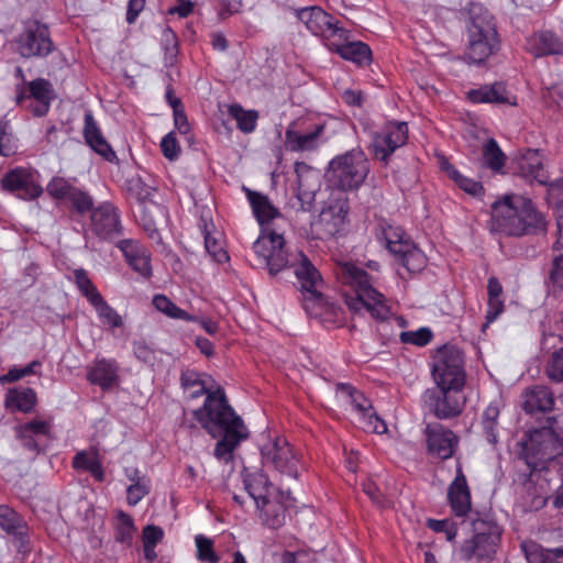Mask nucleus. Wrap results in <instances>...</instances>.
Returning <instances> with one entry per match:
<instances>
[{
	"label": "nucleus",
	"mask_w": 563,
	"mask_h": 563,
	"mask_svg": "<svg viewBox=\"0 0 563 563\" xmlns=\"http://www.w3.org/2000/svg\"><path fill=\"white\" fill-rule=\"evenodd\" d=\"M68 200L71 201L74 208L80 213L89 211L93 205L92 198L86 191L78 188H75Z\"/></svg>",
	"instance_id": "nucleus-59"
},
{
	"label": "nucleus",
	"mask_w": 563,
	"mask_h": 563,
	"mask_svg": "<svg viewBox=\"0 0 563 563\" xmlns=\"http://www.w3.org/2000/svg\"><path fill=\"white\" fill-rule=\"evenodd\" d=\"M556 453L555 441L551 431L534 430L528 434L523 442L522 455L531 471L545 468Z\"/></svg>",
	"instance_id": "nucleus-14"
},
{
	"label": "nucleus",
	"mask_w": 563,
	"mask_h": 563,
	"mask_svg": "<svg viewBox=\"0 0 563 563\" xmlns=\"http://www.w3.org/2000/svg\"><path fill=\"white\" fill-rule=\"evenodd\" d=\"M253 250L273 275L286 268L288 258L294 254V252L285 250V240L282 234L267 229L262 230L261 235L253 244Z\"/></svg>",
	"instance_id": "nucleus-13"
},
{
	"label": "nucleus",
	"mask_w": 563,
	"mask_h": 563,
	"mask_svg": "<svg viewBox=\"0 0 563 563\" xmlns=\"http://www.w3.org/2000/svg\"><path fill=\"white\" fill-rule=\"evenodd\" d=\"M408 272L418 273L422 271L427 265V257L421 250H419L413 242L410 246L404 250V253H399L396 256Z\"/></svg>",
	"instance_id": "nucleus-43"
},
{
	"label": "nucleus",
	"mask_w": 563,
	"mask_h": 563,
	"mask_svg": "<svg viewBox=\"0 0 563 563\" xmlns=\"http://www.w3.org/2000/svg\"><path fill=\"white\" fill-rule=\"evenodd\" d=\"M205 245L207 252L218 263H223L229 260L227 252L223 250L222 244L213 239L209 233L205 235Z\"/></svg>",
	"instance_id": "nucleus-61"
},
{
	"label": "nucleus",
	"mask_w": 563,
	"mask_h": 563,
	"mask_svg": "<svg viewBox=\"0 0 563 563\" xmlns=\"http://www.w3.org/2000/svg\"><path fill=\"white\" fill-rule=\"evenodd\" d=\"M366 268L351 262L339 266L338 277L350 288V292L344 294L345 303L354 312L367 311L377 320H386L390 316V307L385 296L374 287L378 280L379 264L368 261Z\"/></svg>",
	"instance_id": "nucleus-2"
},
{
	"label": "nucleus",
	"mask_w": 563,
	"mask_h": 563,
	"mask_svg": "<svg viewBox=\"0 0 563 563\" xmlns=\"http://www.w3.org/2000/svg\"><path fill=\"white\" fill-rule=\"evenodd\" d=\"M173 114H174V124L177 131L180 134H188L190 132V125L187 120V115L181 108V101L178 98H174L172 101Z\"/></svg>",
	"instance_id": "nucleus-56"
},
{
	"label": "nucleus",
	"mask_w": 563,
	"mask_h": 563,
	"mask_svg": "<svg viewBox=\"0 0 563 563\" xmlns=\"http://www.w3.org/2000/svg\"><path fill=\"white\" fill-rule=\"evenodd\" d=\"M103 325L110 329L121 328L123 325L122 317L104 300L103 297L91 305Z\"/></svg>",
	"instance_id": "nucleus-45"
},
{
	"label": "nucleus",
	"mask_w": 563,
	"mask_h": 563,
	"mask_svg": "<svg viewBox=\"0 0 563 563\" xmlns=\"http://www.w3.org/2000/svg\"><path fill=\"white\" fill-rule=\"evenodd\" d=\"M499 408L496 404H489L483 412L482 426L486 433L488 442H497V424Z\"/></svg>",
	"instance_id": "nucleus-49"
},
{
	"label": "nucleus",
	"mask_w": 563,
	"mask_h": 563,
	"mask_svg": "<svg viewBox=\"0 0 563 563\" xmlns=\"http://www.w3.org/2000/svg\"><path fill=\"white\" fill-rule=\"evenodd\" d=\"M1 184L5 190L14 192L16 197L24 200L34 199L43 191L36 175L23 167H16L8 172Z\"/></svg>",
	"instance_id": "nucleus-18"
},
{
	"label": "nucleus",
	"mask_w": 563,
	"mask_h": 563,
	"mask_svg": "<svg viewBox=\"0 0 563 563\" xmlns=\"http://www.w3.org/2000/svg\"><path fill=\"white\" fill-rule=\"evenodd\" d=\"M118 247L134 272L144 278L152 276L151 253L143 244L135 240H123Z\"/></svg>",
	"instance_id": "nucleus-23"
},
{
	"label": "nucleus",
	"mask_w": 563,
	"mask_h": 563,
	"mask_svg": "<svg viewBox=\"0 0 563 563\" xmlns=\"http://www.w3.org/2000/svg\"><path fill=\"white\" fill-rule=\"evenodd\" d=\"M295 172L298 181V199L302 203H310L321 187V170L303 162H297Z\"/></svg>",
	"instance_id": "nucleus-21"
},
{
	"label": "nucleus",
	"mask_w": 563,
	"mask_h": 563,
	"mask_svg": "<svg viewBox=\"0 0 563 563\" xmlns=\"http://www.w3.org/2000/svg\"><path fill=\"white\" fill-rule=\"evenodd\" d=\"M349 213V203L346 199H339L335 203L329 206L321 213L322 221L331 222L333 231H338L345 222Z\"/></svg>",
	"instance_id": "nucleus-44"
},
{
	"label": "nucleus",
	"mask_w": 563,
	"mask_h": 563,
	"mask_svg": "<svg viewBox=\"0 0 563 563\" xmlns=\"http://www.w3.org/2000/svg\"><path fill=\"white\" fill-rule=\"evenodd\" d=\"M332 134L325 122H314L309 118L292 121L285 132V146L291 152H312L327 143Z\"/></svg>",
	"instance_id": "nucleus-8"
},
{
	"label": "nucleus",
	"mask_w": 563,
	"mask_h": 563,
	"mask_svg": "<svg viewBox=\"0 0 563 563\" xmlns=\"http://www.w3.org/2000/svg\"><path fill=\"white\" fill-rule=\"evenodd\" d=\"M356 419L360 427L366 432L383 434L387 431V424L376 415L373 406L371 409L360 413Z\"/></svg>",
	"instance_id": "nucleus-48"
},
{
	"label": "nucleus",
	"mask_w": 563,
	"mask_h": 563,
	"mask_svg": "<svg viewBox=\"0 0 563 563\" xmlns=\"http://www.w3.org/2000/svg\"><path fill=\"white\" fill-rule=\"evenodd\" d=\"M73 466L76 470H85L90 472V474L99 482L103 481V468L97 456V453L95 452H78L73 460Z\"/></svg>",
	"instance_id": "nucleus-41"
},
{
	"label": "nucleus",
	"mask_w": 563,
	"mask_h": 563,
	"mask_svg": "<svg viewBox=\"0 0 563 563\" xmlns=\"http://www.w3.org/2000/svg\"><path fill=\"white\" fill-rule=\"evenodd\" d=\"M553 406V393L545 386H533L522 394V409L528 413L547 412Z\"/></svg>",
	"instance_id": "nucleus-31"
},
{
	"label": "nucleus",
	"mask_w": 563,
	"mask_h": 563,
	"mask_svg": "<svg viewBox=\"0 0 563 563\" xmlns=\"http://www.w3.org/2000/svg\"><path fill=\"white\" fill-rule=\"evenodd\" d=\"M262 463L290 478L299 475V459L289 442L283 437L268 440L261 448Z\"/></svg>",
	"instance_id": "nucleus-11"
},
{
	"label": "nucleus",
	"mask_w": 563,
	"mask_h": 563,
	"mask_svg": "<svg viewBox=\"0 0 563 563\" xmlns=\"http://www.w3.org/2000/svg\"><path fill=\"white\" fill-rule=\"evenodd\" d=\"M92 231L102 239H110L120 232L119 214L111 203H102L91 213Z\"/></svg>",
	"instance_id": "nucleus-25"
},
{
	"label": "nucleus",
	"mask_w": 563,
	"mask_h": 563,
	"mask_svg": "<svg viewBox=\"0 0 563 563\" xmlns=\"http://www.w3.org/2000/svg\"><path fill=\"white\" fill-rule=\"evenodd\" d=\"M129 190L141 205L151 200L154 192V189L144 184L141 179L132 180Z\"/></svg>",
	"instance_id": "nucleus-60"
},
{
	"label": "nucleus",
	"mask_w": 563,
	"mask_h": 563,
	"mask_svg": "<svg viewBox=\"0 0 563 563\" xmlns=\"http://www.w3.org/2000/svg\"><path fill=\"white\" fill-rule=\"evenodd\" d=\"M483 157H484L485 165L489 169H492L496 173L501 172V169L505 165V162H506V156L494 139H489L485 143L484 148H483Z\"/></svg>",
	"instance_id": "nucleus-46"
},
{
	"label": "nucleus",
	"mask_w": 563,
	"mask_h": 563,
	"mask_svg": "<svg viewBox=\"0 0 563 563\" xmlns=\"http://www.w3.org/2000/svg\"><path fill=\"white\" fill-rule=\"evenodd\" d=\"M229 114L236 121L238 129L243 133L255 131L258 120V112L245 110L241 104L233 103L228 109Z\"/></svg>",
	"instance_id": "nucleus-40"
},
{
	"label": "nucleus",
	"mask_w": 563,
	"mask_h": 563,
	"mask_svg": "<svg viewBox=\"0 0 563 563\" xmlns=\"http://www.w3.org/2000/svg\"><path fill=\"white\" fill-rule=\"evenodd\" d=\"M515 169L531 184H550V175L544 166L543 156L538 150H527L518 155L515 158Z\"/></svg>",
	"instance_id": "nucleus-20"
},
{
	"label": "nucleus",
	"mask_w": 563,
	"mask_h": 563,
	"mask_svg": "<svg viewBox=\"0 0 563 563\" xmlns=\"http://www.w3.org/2000/svg\"><path fill=\"white\" fill-rule=\"evenodd\" d=\"M154 307L170 319L196 321L197 317L188 313L184 309L179 308L165 295H155L153 298Z\"/></svg>",
	"instance_id": "nucleus-42"
},
{
	"label": "nucleus",
	"mask_w": 563,
	"mask_h": 563,
	"mask_svg": "<svg viewBox=\"0 0 563 563\" xmlns=\"http://www.w3.org/2000/svg\"><path fill=\"white\" fill-rule=\"evenodd\" d=\"M330 51L338 53L343 59L357 65H365L371 62L372 52L367 44L360 41H350V32L346 30V38L335 37L327 46Z\"/></svg>",
	"instance_id": "nucleus-22"
},
{
	"label": "nucleus",
	"mask_w": 563,
	"mask_h": 563,
	"mask_svg": "<svg viewBox=\"0 0 563 563\" xmlns=\"http://www.w3.org/2000/svg\"><path fill=\"white\" fill-rule=\"evenodd\" d=\"M503 529L493 521H476L474 536L461 548L462 555L475 559L477 563H489L496 555L500 544Z\"/></svg>",
	"instance_id": "nucleus-9"
},
{
	"label": "nucleus",
	"mask_w": 563,
	"mask_h": 563,
	"mask_svg": "<svg viewBox=\"0 0 563 563\" xmlns=\"http://www.w3.org/2000/svg\"><path fill=\"white\" fill-rule=\"evenodd\" d=\"M369 173V162L361 148L334 156L328 168L329 181L342 191L358 189Z\"/></svg>",
	"instance_id": "nucleus-6"
},
{
	"label": "nucleus",
	"mask_w": 563,
	"mask_h": 563,
	"mask_svg": "<svg viewBox=\"0 0 563 563\" xmlns=\"http://www.w3.org/2000/svg\"><path fill=\"white\" fill-rule=\"evenodd\" d=\"M195 544L197 550V559L203 563H219L220 556L214 551L212 539L197 534L195 537Z\"/></svg>",
	"instance_id": "nucleus-50"
},
{
	"label": "nucleus",
	"mask_w": 563,
	"mask_h": 563,
	"mask_svg": "<svg viewBox=\"0 0 563 563\" xmlns=\"http://www.w3.org/2000/svg\"><path fill=\"white\" fill-rule=\"evenodd\" d=\"M161 148L164 156L169 161H174L179 156L180 146L176 140L174 132H169L163 137L161 142Z\"/></svg>",
	"instance_id": "nucleus-58"
},
{
	"label": "nucleus",
	"mask_w": 563,
	"mask_h": 563,
	"mask_svg": "<svg viewBox=\"0 0 563 563\" xmlns=\"http://www.w3.org/2000/svg\"><path fill=\"white\" fill-rule=\"evenodd\" d=\"M0 527L7 533L20 538H23L26 532L23 519L7 505H0Z\"/></svg>",
	"instance_id": "nucleus-38"
},
{
	"label": "nucleus",
	"mask_w": 563,
	"mask_h": 563,
	"mask_svg": "<svg viewBox=\"0 0 563 563\" xmlns=\"http://www.w3.org/2000/svg\"><path fill=\"white\" fill-rule=\"evenodd\" d=\"M487 306L486 322L483 325V330L488 328L503 313L505 308L503 298H488Z\"/></svg>",
	"instance_id": "nucleus-63"
},
{
	"label": "nucleus",
	"mask_w": 563,
	"mask_h": 563,
	"mask_svg": "<svg viewBox=\"0 0 563 563\" xmlns=\"http://www.w3.org/2000/svg\"><path fill=\"white\" fill-rule=\"evenodd\" d=\"M76 187L63 178L54 177L46 186V191L55 199L68 200Z\"/></svg>",
	"instance_id": "nucleus-51"
},
{
	"label": "nucleus",
	"mask_w": 563,
	"mask_h": 563,
	"mask_svg": "<svg viewBox=\"0 0 563 563\" xmlns=\"http://www.w3.org/2000/svg\"><path fill=\"white\" fill-rule=\"evenodd\" d=\"M448 498L455 516L464 517L471 511V492L461 465H457L455 477L449 486Z\"/></svg>",
	"instance_id": "nucleus-24"
},
{
	"label": "nucleus",
	"mask_w": 563,
	"mask_h": 563,
	"mask_svg": "<svg viewBox=\"0 0 563 563\" xmlns=\"http://www.w3.org/2000/svg\"><path fill=\"white\" fill-rule=\"evenodd\" d=\"M424 434L428 452L432 456L441 460L453 456L459 445V437L452 430L434 423L427 426Z\"/></svg>",
	"instance_id": "nucleus-19"
},
{
	"label": "nucleus",
	"mask_w": 563,
	"mask_h": 563,
	"mask_svg": "<svg viewBox=\"0 0 563 563\" xmlns=\"http://www.w3.org/2000/svg\"><path fill=\"white\" fill-rule=\"evenodd\" d=\"M119 366L114 360H97L88 369L87 378L91 384L107 390L118 384Z\"/></svg>",
	"instance_id": "nucleus-29"
},
{
	"label": "nucleus",
	"mask_w": 563,
	"mask_h": 563,
	"mask_svg": "<svg viewBox=\"0 0 563 563\" xmlns=\"http://www.w3.org/2000/svg\"><path fill=\"white\" fill-rule=\"evenodd\" d=\"M117 528L121 541L130 540L135 531L132 518L123 511L117 515Z\"/></svg>",
	"instance_id": "nucleus-57"
},
{
	"label": "nucleus",
	"mask_w": 563,
	"mask_h": 563,
	"mask_svg": "<svg viewBox=\"0 0 563 563\" xmlns=\"http://www.w3.org/2000/svg\"><path fill=\"white\" fill-rule=\"evenodd\" d=\"M528 563H555L563 556V547L544 549L538 543L526 541L521 544Z\"/></svg>",
	"instance_id": "nucleus-36"
},
{
	"label": "nucleus",
	"mask_w": 563,
	"mask_h": 563,
	"mask_svg": "<svg viewBox=\"0 0 563 563\" xmlns=\"http://www.w3.org/2000/svg\"><path fill=\"white\" fill-rule=\"evenodd\" d=\"M74 279L78 290L84 297H86L90 305L102 297L89 278L87 271L84 268H77L74 271Z\"/></svg>",
	"instance_id": "nucleus-47"
},
{
	"label": "nucleus",
	"mask_w": 563,
	"mask_h": 563,
	"mask_svg": "<svg viewBox=\"0 0 563 563\" xmlns=\"http://www.w3.org/2000/svg\"><path fill=\"white\" fill-rule=\"evenodd\" d=\"M547 374L553 382H563V347L552 354L547 365Z\"/></svg>",
	"instance_id": "nucleus-54"
},
{
	"label": "nucleus",
	"mask_w": 563,
	"mask_h": 563,
	"mask_svg": "<svg viewBox=\"0 0 563 563\" xmlns=\"http://www.w3.org/2000/svg\"><path fill=\"white\" fill-rule=\"evenodd\" d=\"M349 395L351 398V405L353 407V410L355 411L356 417L360 413L364 412L365 410L371 409V401L361 391L351 389L349 391Z\"/></svg>",
	"instance_id": "nucleus-64"
},
{
	"label": "nucleus",
	"mask_w": 563,
	"mask_h": 563,
	"mask_svg": "<svg viewBox=\"0 0 563 563\" xmlns=\"http://www.w3.org/2000/svg\"><path fill=\"white\" fill-rule=\"evenodd\" d=\"M150 481L132 483L126 488V501L130 506L139 504L150 493Z\"/></svg>",
	"instance_id": "nucleus-55"
},
{
	"label": "nucleus",
	"mask_w": 563,
	"mask_h": 563,
	"mask_svg": "<svg viewBox=\"0 0 563 563\" xmlns=\"http://www.w3.org/2000/svg\"><path fill=\"white\" fill-rule=\"evenodd\" d=\"M382 234L386 247L395 256L399 253H404V250L410 246V243L412 242L400 227L387 225L383 229Z\"/></svg>",
	"instance_id": "nucleus-37"
},
{
	"label": "nucleus",
	"mask_w": 563,
	"mask_h": 563,
	"mask_svg": "<svg viewBox=\"0 0 563 563\" xmlns=\"http://www.w3.org/2000/svg\"><path fill=\"white\" fill-rule=\"evenodd\" d=\"M408 140L406 122H388L372 136V150L376 158L388 163L389 156Z\"/></svg>",
	"instance_id": "nucleus-17"
},
{
	"label": "nucleus",
	"mask_w": 563,
	"mask_h": 563,
	"mask_svg": "<svg viewBox=\"0 0 563 563\" xmlns=\"http://www.w3.org/2000/svg\"><path fill=\"white\" fill-rule=\"evenodd\" d=\"M467 32L466 57L471 63L481 64L497 52L499 38L493 18L487 10L479 5L472 7Z\"/></svg>",
	"instance_id": "nucleus-5"
},
{
	"label": "nucleus",
	"mask_w": 563,
	"mask_h": 563,
	"mask_svg": "<svg viewBox=\"0 0 563 563\" xmlns=\"http://www.w3.org/2000/svg\"><path fill=\"white\" fill-rule=\"evenodd\" d=\"M467 99L473 103H508L516 106L517 100L510 96L505 84L494 82L484 85L467 92Z\"/></svg>",
	"instance_id": "nucleus-28"
},
{
	"label": "nucleus",
	"mask_w": 563,
	"mask_h": 563,
	"mask_svg": "<svg viewBox=\"0 0 563 563\" xmlns=\"http://www.w3.org/2000/svg\"><path fill=\"white\" fill-rule=\"evenodd\" d=\"M245 191L252 211L262 228L280 217L279 210L272 205L267 196L250 189H245Z\"/></svg>",
	"instance_id": "nucleus-34"
},
{
	"label": "nucleus",
	"mask_w": 563,
	"mask_h": 563,
	"mask_svg": "<svg viewBox=\"0 0 563 563\" xmlns=\"http://www.w3.org/2000/svg\"><path fill=\"white\" fill-rule=\"evenodd\" d=\"M441 169L452 179L455 185L465 191L466 194L482 198L484 196V187L479 181L468 178L462 175L452 164L446 159H442L440 163Z\"/></svg>",
	"instance_id": "nucleus-35"
},
{
	"label": "nucleus",
	"mask_w": 563,
	"mask_h": 563,
	"mask_svg": "<svg viewBox=\"0 0 563 563\" xmlns=\"http://www.w3.org/2000/svg\"><path fill=\"white\" fill-rule=\"evenodd\" d=\"M287 267L291 268L297 286L302 295L303 308L310 317L327 320L328 313H334V306L321 294L322 277L307 255L296 250L288 258Z\"/></svg>",
	"instance_id": "nucleus-4"
},
{
	"label": "nucleus",
	"mask_w": 563,
	"mask_h": 563,
	"mask_svg": "<svg viewBox=\"0 0 563 563\" xmlns=\"http://www.w3.org/2000/svg\"><path fill=\"white\" fill-rule=\"evenodd\" d=\"M556 249L563 251V247L558 243ZM550 279L553 287L563 290V252L556 255L553 260V268L550 273Z\"/></svg>",
	"instance_id": "nucleus-62"
},
{
	"label": "nucleus",
	"mask_w": 563,
	"mask_h": 563,
	"mask_svg": "<svg viewBox=\"0 0 563 563\" xmlns=\"http://www.w3.org/2000/svg\"><path fill=\"white\" fill-rule=\"evenodd\" d=\"M180 380L188 398L197 399L206 395L202 407L194 410V417L212 438H220L213 455L218 461L229 463L236 448L249 438L242 418L228 404L223 390L219 387L213 389L209 375L187 369L183 372Z\"/></svg>",
	"instance_id": "nucleus-1"
},
{
	"label": "nucleus",
	"mask_w": 563,
	"mask_h": 563,
	"mask_svg": "<svg viewBox=\"0 0 563 563\" xmlns=\"http://www.w3.org/2000/svg\"><path fill=\"white\" fill-rule=\"evenodd\" d=\"M37 402L34 389L30 387L10 388L4 397L5 408L10 411L30 412Z\"/></svg>",
	"instance_id": "nucleus-33"
},
{
	"label": "nucleus",
	"mask_w": 563,
	"mask_h": 563,
	"mask_svg": "<svg viewBox=\"0 0 563 563\" xmlns=\"http://www.w3.org/2000/svg\"><path fill=\"white\" fill-rule=\"evenodd\" d=\"M52 423L49 420L34 419L16 428L18 438L23 445L32 451L38 452L37 439L48 438Z\"/></svg>",
	"instance_id": "nucleus-32"
},
{
	"label": "nucleus",
	"mask_w": 563,
	"mask_h": 563,
	"mask_svg": "<svg viewBox=\"0 0 563 563\" xmlns=\"http://www.w3.org/2000/svg\"><path fill=\"white\" fill-rule=\"evenodd\" d=\"M543 218L531 200L518 195H505L492 206L490 229L506 235L520 236L531 229H541Z\"/></svg>",
	"instance_id": "nucleus-3"
},
{
	"label": "nucleus",
	"mask_w": 563,
	"mask_h": 563,
	"mask_svg": "<svg viewBox=\"0 0 563 563\" xmlns=\"http://www.w3.org/2000/svg\"><path fill=\"white\" fill-rule=\"evenodd\" d=\"M16 52L24 58L45 57L53 49L47 27L37 21L29 22L18 36Z\"/></svg>",
	"instance_id": "nucleus-16"
},
{
	"label": "nucleus",
	"mask_w": 563,
	"mask_h": 563,
	"mask_svg": "<svg viewBox=\"0 0 563 563\" xmlns=\"http://www.w3.org/2000/svg\"><path fill=\"white\" fill-rule=\"evenodd\" d=\"M527 51L536 57L563 53V40L551 31H540L527 38Z\"/></svg>",
	"instance_id": "nucleus-27"
},
{
	"label": "nucleus",
	"mask_w": 563,
	"mask_h": 563,
	"mask_svg": "<svg viewBox=\"0 0 563 563\" xmlns=\"http://www.w3.org/2000/svg\"><path fill=\"white\" fill-rule=\"evenodd\" d=\"M463 388H430L422 394L423 406L438 419L457 417L465 406Z\"/></svg>",
	"instance_id": "nucleus-12"
},
{
	"label": "nucleus",
	"mask_w": 563,
	"mask_h": 563,
	"mask_svg": "<svg viewBox=\"0 0 563 563\" xmlns=\"http://www.w3.org/2000/svg\"><path fill=\"white\" fill-rule=\"evenodd\" d=\"M30 97L34 99L35 103L30 106L32 113L35 117L45 115L52 101L55 99V93L52 84L43 78H37L29 84Z\"/></svg>",
	"instance_id": "nucleus-30"
},
{
	"label": "nucleus",
	"mask_w": 563,
	"mask_h": 563,
	"mask_svg": "<svg viewBox=\"0 0 563 563\" xmlns=\"http://www.w3.org/2000/svg\"><path fill=\"white\" fill-rule=\"evenodd\" d=\"M548 199L549 203L553 206L558 218V244L563 247V178L549 184Z\"/></svg>",
	"instance_id": "nucleus-39"
},
{
	"label": "nucleus",
	"mask_w": 563,
	"mask_h": 563,
	"mask_svg": "<svg viewBox=\"0 0 563 563\" xmlns=\"http://www.w3.org/2000/svg\"><path fill=\"white\" fill-rule=\"evenodd\" d=\"M432 332L429 328L422 327L416 331H402L400 341L405 344L424 346L432 340Z\"/></svg>",
	"instance_id": "nucleus-52"
},
{
	"label": "nucleus",
	"mask_w": 563,
	"mask_h": 563,
	"mask_svg": "<svg viewBox=\"0 0 563 563\" xmlns=\"http://www.w3.org/2000/svg\"><path fill=\"white\" fill-rule=\"evenodd\" d=\"M82 133L86 143L93 152H96L108 162H113L117 159L115 152L103 136L90 111L85 113V126Z\"/></svg>",
	"instance_id": "nucleus-26"
},
{
	"label": "nucleus",
	"mask_w": 563,
	"mask_h": 563,
	"mask_svg": "<svg viewBox=\"0 0 563 563\" xmlns=\"http://www.w3.org/2000/svg\"><path fill=\"white\" fill-rule=\"evenodd\" d=\"M244 485L263 523L273 529L280 527L285 520V509L279 501L273 499L274 488L268 483L266 475L262 473L247 474L244 477Z\"/></svg>",
	"instance_id": "nucleus-7"
},
{
	"label": "nucleus",
	"mask_w": 563,
	"mask_h": 563,
	"mask_svg": "<svg viewBox=\"0 0 563 563\" xmlns=\"http://www.w3.org/2000/svg\"><path fill=\"white\" fill-rule=\"evenodd\" d=\"M41 362L33 361L24 367H12L9 372L2 376H0L1 384H8L16 382L25 376L37 374V368L41 367Z\"/></svg>",
	"instance_id": "nucleus-53"
},
{
	"label": "nucleus",
	"mask_w": 563,
	"mask_h": 563,
	"mask_svg": "<svg viewBox=\"0 0 563 563\" xmlns=\"http://www.w3.org/2000/svg\"><path fill=\"white\" fill-rule=\"evenodd\" d=\"M431 373L438 388H463L465 371L460 350L449 345L438 349L432 356Z\"/></svg>",
	"instance_id": "nucleus-10"
},
{
	"label": "nucleus",
	"mask_w": 563,
	"mask_h": 563,
	"mask_svg": "<svg viewBox=\"0 0 563 563\" xmlns=\"http://www.w3.org/2000/svg\"><path fill=\"white\" fill-rule=\"evenodd\" d=\"M297 16L311 34L324 41L325 46L335 37L346 38V30L340 27L336 20L319 7L300 9Z\"/></svg>",
	"instance_id": "nucleus-15"
}]
</instances>
